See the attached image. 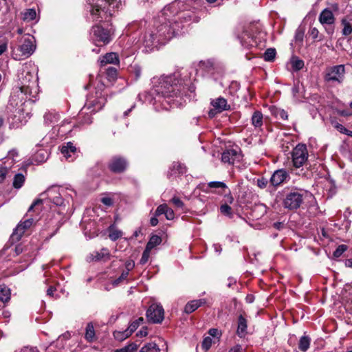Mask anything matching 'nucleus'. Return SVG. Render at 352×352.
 I'll return each instance as SVG.
<instances>
[{
  "mask_svg": "<svg viewBox=\"0 0 352 352\" xmlns=\"http://www.w3.org/2000/svg\"><path fill=\"white\" fill-rule=\"evenodd\" d=\"M191 19L192 12L186 10L185 3L175 0L162 9L154 19L152 26L140 35L138 41L147 50H152L179 34L183 28V23L188 22Z\"/></svg>",
  "mask_w": 352,
  "mask_h": 352,
  "instance_id": "1",
  "label": "nucleus"
},
{
  "mask_svg": "<svg viewBox=\"0 0 352 352\" xmlns=\"http://www.w3.org/2000/svg\"><path fill=\"white\" fill-rule=\"evenodd\" d=\"M125 0H87V10L92 21H107L122 7Z\"/></svg>",
  "mask_w": 352,
  "mask_h": 352,
  "instance_id": "2",
  "label": "nucleus"
},
{
  "mask_svg": "<svg viewBox=\"0 0 352 352\" xmlns=\"http://www.w3.org/2000/svg\"><path fill=\"white\" fill-rule=\"evenodd\" d=\"M41 199H36L30 206L23 219L18 223L10 236V241L14 243L21 240L25 232L34 225L39 219L38 213Z\"/></svg>",
  "mask_w": 352,
  "mask_h": 352,
  "instance_id": "3",
  "label": "nucleus"
},
{
  "mask_svg": "<svg viewBox=\"0 0 352 352\" xmlns=\"http://www.w3.org/2000/svg\"><path fill=\"white\" fill-rule=\"evenodd\" d=\"M182 85L179 83L174 75L162 76L155 91L159 98L162 97L168 104H174L175 100L181 94Z\"/></svg>",
  "mask_w": 352,
  "mask_h": 352,
  "instance_id": "4",
  "label": "nucleus"
},
{
  "mask_svg": "<svg viewBox=\"0 0 352 352\" xmlns=\"http://www.w3.org/2000/svg\"><path fill=\"white\" fill-rule=\"evenodd\" d=\"M20 44L12 50V56L14 60H20L30 57L36 50L34 38L25 35L21 38Z\"/></svg>",
  "mask_w": 352,
  "mask_h": 352,
  "instance_id": "5",
  "label": "nucleus"
},
{
  "mask_svg": "<svg viewBox=\"0 0 352 352\" xmlns=\"http://www.w3.org/2000/svg\"><path fill=\"white\" fill-rule=\"evenodd\" d=\"M308 192L298 188H292L285 192L283 206L288 210H296L300 207Z\"/></svg>",
  "mask_w": 352,
  "mask_h": 352,
  "instance_id": "6",
  "label": "nucleus"
},
{
  "mask_svg": "<svg viewBox=\"0 0 352 352\" xmlns=\"http://www.w3.org/2000/svg\"><path fill=\"white\" fill-rule=\"evenodd\" d=\"M113 32L101 25H94L91 29L90 40L97 46L106 45L112 40Z\"/></svg>",
  "mask_w": 352,
  "mask_h": 352,
  "instance_id": "7",
  "label": "nucleus"
},
{
  "mask_svg": "<svg viewBox=\"0 0 352 352\" xmlns=\"http://www.w3.org/2000/svg\"><path fill=\"white\" fill-rule=\"evenodd\" d=\"M253 28L252 25L242 27L238 30L236 33L237 38L239 40L241 45L248 50L257 45L256 41L252 34Z\"/></svg>",
  "mask_w": 352,
  "mask_h": 352,
  "instance_id": "8",
  "label": "nucleus"
},
{
  "mask_svg": "<svg viewBox=\"0 0 352 352\" xmlns=\"http://www.w3.org/2000/svg\"><path fill=\"white\" fill-rule=\"evenodd\" d=\"M293 164L296 168L301 167L308 158V152L305 144H298L292 153Z\"/></svg>",
  "mask_w": 352,
  "mask_h": 352,
  "instance_id": "9",
  "label": "nucleus"
},
{
  "mask_svg": "<svg viewBox=\"0 0 352 352\" xmlns=\"http://www.w3.org/2000/svg\"><path fill=\"white\" fill-rule=\"evenodd\" d=\"M345 69L343 65L333 66L328 69L324 76L327 82H337L341 83L344 77Z\"/></svg>",
  "mask_w": 352,
  "mask_h": 352,
  "instance_id": "10",
  "label": "nucleus"
},
{
  "mask_svg": "<svg viewBox=\"0 0 352 352\" xmlns=\"http://www.w3.org/2000/svg\"><path fill=\"white\" fill-rule=\"evenodd\" d=\"M146 317L152 323H161L164 318V310L161 305L152 304L146 311Z\"/></svg>",
  "mask_w": 352,
  "mask_h": 352,
  "instance_id": "11",
  "label": "nucleus"
},
{
  "mask_svg": "<svg viewBox=\"0 0 352 352\" xmlns=\"http://www.w3.org/2000/svg\"><path fill=\"white\" fill-rule=\"evenodd\" d=\"M210 104L212 106V109L209 111L208 116L211 118L218 113L230 109V104H228L226 99L223 97H219L211 100Z\"/></svg>",
  "mask_w": 352,
  "mask_h": 352,
  "instance_id": "12",
  "label": "nucleus"
},
{
  "mask_svg": "<svg viewBox=\"0 0 352 352\" xmlns=\"http://www.w3.org/2000/svg\"><path fill=\"white\" fill-rule=\"evenodd\" d=\"M128 166L126 160L121 156H113L108 164L109 169L114 173H122L126 170Z\"/></svg>",
  "mask_w": 352,
  "mask_h": 352,
  "instance_id": "13",
  "label": "nucleus"
},
{
  "mask_svg": "<svg viewBox=\"0 0 352 352\" xmlns=\"http://www.w3.org/2000/svg\"><path fill=\"white\" fill-rule=\"evenodd\" d=\"M40 196L43 197L42 200L46 197L56 206H61L64 202L59 188L56 186L49 188L45 192L41 193Z\"/></svg>",
  "mask_w": 352,
  "mask_h": 352,
  "instance_id": "14",
  "label": "nucleus"
},
{
  "mask_svg": "<svg viewBox=\"0 0 352 352\" xmlns=\"http://www.w3.org/2000/svg\"><path fill=\"white\" fill-rule=\"evenodd\" d=\"M105 102L106 99L102 96H97L96 98L89 97L82 111L87 108V109H90L91 112H96L102 108L105 104ZM80 114L82 115L83 111H82Z\"/></svg>",
  "mask_w": 352,
  "mask_h": 352,
  "instance_id": "15",
  "label": "nucleus"
},
{
  "mask_svg": "<svg viewBox=\"0 0 352 352\" xmlns=\"http://www.w3.org/2000/svg\"><path fill=\"white\" fill-rule=\"evenodd\" d=\"M241 153L235 149H228L221 155V160L223 163L234 164L236 162L241 160Z\"/></svg>",
  "mask_w": 352,
  "mask_h": 352,
  "instance_id": "16",
  "label": "nucleus"
},
{
  "mask_svg": "<svg viewBox=\"0 0 352 352\" xmlns=\"http://www.w3.org/2000/svg\"><path fill=\"white\" fill-rule=\"evenodd\" d=\"M287 177L289 175L285 170L278 169L274 172L270 182L272 186L276 187L283 184Z\"/></svg>",
  "mask_w": 352,
  "mask_h": 352,
  "instance_id": "17",
  "label": "nucleus"
},
{
  "mask_svg": "<svg viewBox=\"0 0 352 352\" xmlns=\"http://www.w3.org/2000/svg\"><path fill=\"white\" fill-rule=\"evenodd\" d=\"M60 151L64 157L68 161L72 162L75 158L76 148L73 143L69 142L65 145H63Z\"/></svg>",
  "mask_w": 352,
  "mask_h": 352,
  "instance_id": "18",
  "label": "nucleus"
},
{
  "mask_svg": "<svg viewBox=\"0 0 352 352\" xmlns=\"http://www.w3.org/2000/svg\"><path fill=\"white\" fill-rule=\"evenodd\" d=\"M319 21L321 24L332 25L335 22V17L331 10L324 9L319 15Z\"/></svg>",
  "mask_w": 352,
  "mask_h": 352,
  "instance_id": "19",
  "label": "nucleus"
},
{
  "mask_svg": "<svg viewBox=\"0 0 352 352\" xmlns=\"http://www.w3.org/2000/svg\"><path fill=\"white\" fill-rule=\"evenodd\" d=\"M110 258V253L108 249L102 248L100 252H94L89 257L90 261H106Z\"/></svg>",
  "mask_w": 352,
  "mask_h": 352,
  "instance_id": "20",
  "label": "nucleus"
},
{
  "mask_svg": "<svg viewBox=\"0 0 352 352\" xmlns=\"http://www.w3.org/2000/svg\"><path fill=\"white\" fill-rule=\"evenodd\" d=\"M247 329H248V321L246 318L243 317L242 314H241L238 317V324H237V329L236 334L240 338H244L247 335Z\"/></svg>",
  "mask_w": 352,
  "mask_h": 352,
  "instance_id": "21",
  "label": "nucleus"
},
{
  "mask_svg": "<svg viewBox=\"0 0 352 352\" xmlns=\"http://www.w3.org/2000/svg\"><path fill=\"white\" fill-rule=\"evenodd\" d=\"M60 115L55 111H48L43 116L44 124L47 126H53L60 120Z\"/></svg>",
  "mask_w": 352,
  "mask_h": 352,
  "instance_id": "22",
  "label": "nucleus"
},
{
  "mask_svg": "<svg viewBox=\"0 0 352 352\" xmlns=\"http://www.w3.org/2000/svg\"><path fill=\"white\" fill-rule=\"evenodd\" d=\"M206 303V300L204 298L191 300L186 305L184 311L186 314H191Z\"/></svg>",
  "mask_w": 352,
  "mask_h": 352,
  "instance_id": "23",
  "label": "nucleus"
},
{
  "mask_svg": "<svg viewBox=\"0 0 352 352\" xmlns=\"http://www.w3.org/2000/svg\"><path fill=\"white\" fill-rule=\"evenodd\" d=\"M106 64H119L118 55L114 52L107 53L101 60V65H104Z\"/></svg>",
  "mask_w": 352,
  "mask_h": 352,
  "instance_id": "24",
  "label": "nucleus"
},
{
  "mask_svg": "<svg viewBox=\"0 0 352 352\" xmlns=\"http://www.w3.org/2000/svg\"><path fill=\"white\" fill-rule=\"evenodd\" d=\"M251 121L255 128H261L263 123V113L259 111H255L252 116Z\"/></svg>",
  "mask_w": 352,
  "mask_h": 352,
  "instance_id": "25",
  "label": "nucleus"
},
{
  "mask_svg": "<svg viewBox=\"0 0 352 352\" xmlns=\"http://www.w3.org/2000/svg\"><path fill=\"white\" fill-rule=\"evenodd\" d=\"M95 330L91 322H89L86 327L85 338L88 342H93L95 340Z\"/></svg>",
  "mask_w": 352,
  "mask_h": 352,
  "instance_id": "26",
  "label": "nucleus"
},
{
  "mask_svg": "<svg viewBox=\"0 0 352 352\" xmlns=\"http://www.w3.org/2000/svg\"><path fill=\"white\" fill-rule=\"evenodd\" d=\"M158 345L154 342L146 343L140 349L139 352H160Z\"/></svg>",
  "mask_w": 352,
  "mask_h": 352,
  "instance_id": "27",
  "label": "nucleus"
},
{
  "mask_svg": "<svg viewBox=\"0 0 352 352\" xmlns=\"http://www.w3.org/2000/svg\"><path fill=\"white\" fill-rule=\"evenodd\" d=\"M131 333L128 329H125L123 331H115L113 332V337L114 338L120 342H122L129 338L131 336Z\"/></svg>",
  "mask_w": 352,
  "mask_h": 352,
  "instance_id": "28",
  "label": "nucleus"
},
{
  "mask_svg": "<svg viewBox=\"0 0 352 352\" xmlns=\"http://www.w3.org/2000/svg\"><path fill=\"white\" fill-rule=\"evenodd\" d=\"M162 243V239L157 235H153L146 244V248L151 250Z\"/></svg>",
  "mask_w": 352,
  "mask_h": 352,
  "instance_id": "29",
  "label": "nucleus"
},
{
  "mask_svg": "<svg viewBox=\"0 0 352 352\" xmlns=\"http://www.w3.org/2000/svg\"><path fill=\"white\" fill-rule=\"evenodd\" d=\"M310 338L307 336H303L299 340L298 348L302 351H306L310 345Z\"/></svg>",
  "mask_w": 352,
  "mask_h": 352,
  "instance_id": "30",
  "label": "nucleus"
},
{
  "mask_svg": "<svg viewBox=\"0 0 352 352\" xmlns=\"http://www.w3.org/2000/svg\"><path fill=\"white\" fill-rule=\"evenodd\" d=\"M36 12L34 9H28L23 13L24 21H31L36 18Z\"/></svg>",
  "mask_w": 352,
  "mask_h": 352,
  "instance_id": "31",
  "label": "nucleus"
},
{
  "mask_svg": "<svg viewBox=\"0 0 352 352\" xmlns=\"http://www.w3.org/2000/svg\"><path fill=\"white\" fill-rule=\"evenodd\" d=\"M25 177L21 173L16 174L13 180V186L15 188H20L24 184Z\"/></svg>",
  "mask_w": 352,
  "mask_h": 352,
  "instance_id": "32",
  "label": "nucleus"
},
{
  "mask_svg": "<svg viewBox=\"0 0 352 352\" xmlns=\"http://www.w3.org/2000/svg\"><path fill=\"white\" fill-rule=\"evenodd\" d=\"M10 299V289L7 287L0 286V301L2 302H8Z\"/></svg>",
  "mask_w": 352,
  "mask_h": 352,
  "instance_id": "33",
  "label": "nucleus"
},
{
  "mask_svg": "<svg viewBox=\"0 0 352 352\" xmlns=\"http://www.w3.org/2000/svg\"><path fill=\"white\" fill-rule=\"evenodd\" d=\"M276 54L274 48H268L263 54V58L265 61L272 62L274 60Z\"/></svg>",
  "mask_w": 352,
  "mask_h": 352,
  "instance_id": "34",
  "label": "nucleus"
},
{
  "mask_svg": "<svg viewBox=\"0 0 352 352\" xmlns=\"http://www.w3.org/2000/svg\"><path fill=\"white\" fill-rule=\"evenodd\" d=\"M144 322V318L142 317H140L129 324V327H128V331L132 334L137 329L138 327Z\"/></svg>",
  "mask_w": 352,
  "mask_h": 352,
  "instance_id": "35",
  "label": "nucleus"
},
{
  "mask_svg": "<svg viewBox=\"0 0 352 352\" xmlns=\"http://www.w3.org/2000/svg\"><path fill=\"white\" fill-rule=\"evenodd\" d=\"M63 211L58 210L56 212V214H54V218L56 220H57L56 232H57V230L60 228L62 224L65 222L64 217L63 216Z\"/></svg>",
  "mask_w": 352,
  "mask_h": 352,
  "instance_id": "36",
  "label": "nucleus"
},
{
  "mask_svg": "<svg viewBox=\"0 0 352 352\" xmlns=\"http://www.w3.org/2000/svg\"><path fill=\"white\" fill-rule=\"evenodd\" d=\"M342 24L344 28L342 29V33L344 36H349L352 33V26L349 22H348L345 19L342 20Z\"/></svg>",
  "mask_w": 352,
  "mask_h": 352,
  "instance_id": "37",
  "label": "nucleus"
},
{
  "mask_svg": "<svg viewBox=\"0 0 352 352\" xmlns=\"http://www.w3.org/2000/svg\"><path fill=\"white\" fill-rule=\"evenodd\" d=\"M122 231L116 230V229H113V228H110L109 233V237L112 241H116L117 239L120 238L122 236Z\"/></svg>",
  "mask_w": 352,
  "mask_h": 352,
  "instance_id": "38",
  "label": "nucleus"
},
{
  "mask_svg": "<svg viewBox=\"0 0 352 352\" xmlns=\"http://www.w3.org/2000/svg\"><path fill=\"white\" fill-rule=\"evenodd\" d=\"M137 349V345L135 343H131L122 349H116L115 352H135Z\"/></svg>",
  "mask_w": 352,
  "mask_h": 352,
  "instance_id": "39",
  "label": "nucleus"
},
{
  "mask_svg": "<svg viewBox=\"0 0 352 352\" xmlns=\"http://www.w3.org/2000/svg\"><path fill=\"white\" fill-rule=\"evenodd\" d=\"M292 65L294 69L298 71L304 67V61L297 58H294L292 60Z\"/></svg>",
  "mask_w": 352,
  "mask_h": 352,
  "instance_id": "40",
  "label": "nucleus"
},
{
  "mask_svg": "<svg viewBox=\"0 0 352 352\" xmlns=\"http://www.w3.org/2000/svg\"><path fill=\"white\" fill-rule=\"evenodd\" d=\"M208 187H209L210 188H222V189L227 188V186L224 182H218V181H214V182H209L208 184Z\"/></svg>",
  "mask_w": 352,
  "mask_h": 352,
  "instance_id": "41",
  "label": "nucleus"
},
{
  "mask_svg": "<svg viewBox=\"0 0 352 352\" xmlns=\"http://www.w3.org/2000/svg\"><path fill=\"white\" fill-rule=\"evenodd\" d=\"M347 245H340L333 252V257L339 258L347 250Z\"/></svg>",
  "mask_w": 352,
  "mask_h": 352,
  "instance_id": "42",
  "label": "nucleus"
},
{
  "mask_svg": "<svg viewBox=\"0 0 352 352\" xmlns=\"http://www.w3.org/2000/svg\"><path fill=\"white\" fill-rule=\"evenodd\" d=\"M173 170H177L178 173L183 174L186 172V166L180 162H173Z\"/></svg>",
  "mask_w": 352,
  "mask_h": 352,
  "instance_id": "43",
  "label": "nucleus"
},
{
  "mask_svg": "<svg viewBox=\"0 0 352 352\" xmlns=\"http://www.w3.org/2000/svg\"><path fill=\"white\" fill-rule=\"evenodd\" d=\"M131 73L134 76L135 80H138L142 74V69L141 67L138 65H134L133 66H131Z\"/></svg>",
  "mask_w": 352,
  "mask_h": 352,
  "instance_id": "44",
  "label": "nucleus"
},
{
  "mask_svg": "<svg viewBox=\"0 0 352 352\" xmlns=\"http://www.w3.org/2000/svg\"><path fill=\"white\" fill-rule=\"evenodd\" d=\"M275 116L277 118L283 120H287L288 118L287 112L284 109H276L275 111Z\"/></svg>",
  "mask_w": 352,
  "mask_h": 352,
  "instance_id": "45",
  "label": "nucleus"
},
{
  "mask_svg": "<svg viewBox=\"0 0 352 352\" xmlns=\"http://www.w3.org/2000/svg\"><path fill=\"white\" fill-rule=\"evenodd\" d=\"M151 251L149 249L145 248L140 261V264L144 265L148 261Z\"/></svg>",
  "mask_w": 352,
  "mask_h": 352,
  "instance_id": "46",
  "label": "nucleus"
},
{
  "mask_svg": "<svg viewBox=\"0 0 352 352\" xmlns=\"http://www.w3.org/2000/svg\"><path fill=\"white\" fill-rule=\"evenodd\" d=\"M212 340L210 337L205 338L201 344L202 348L205 351H208L210 348V346L212 345Z\"/></svg>",
  "mask_w": 352,
  "mask_h": 352,
  "instance_id": "47",
  "label": "nucleus"
},
{
  "mask_svg": "<svg viewBox=\"0 0 352 352\" xmlns=\"http://www.w3.org/2000/svg\"><path fill=\"white\" fill-rule=\"evenodd\" d=\"M221 212L227 216H231L232 208L227 204H223L220 208Z\"/></svg>",
  "mask_w": 352,
  "mask_h": 352,
  "instance_id": "48",
  "label": "nucleus"
},
{
  "mask_svg": "<svg viewBox=\"0 0 352 352\" xmlns=\"http://www.w3.org/2000/svg\"><path fill=\"white\" fill-rule=\"evenodd\" d=\"M8 172H9V170L7 167H5V166L0 167V184L3 182Z\"/></svg>",
  "mask_w": 352,
  "mask_h": 352,
  "instance_id": "49",
  "label": "nucleus"
},
{
  "mask_svg": "<svg viewBox=\"0 0 352 352\" xmlns=\"http://www.w3.org/2000/svg\"><path fill=\"white\" fill-rule=\"evenodd\" d=\"M268 184V180L265 177H261L257 179L256 180V184L258 187H259L261 189H263L267 187Z\"/></svg>",
  "mask_w": 352,
  "mask_h": 352,
  "instance_id": "50",
  "label": "nucleus"
},
{
  "mask_svg": "<svg viewBox=\"0 0 352 352\" xmlns=\"http://www.w3.org/2000/svg\"><path fill=\"white\" fill-rule=\"evenodd\" d=\"M129 273V272L126 270L123 271L119 278L113 281V285H118L121 281L125 280L127 278Z\"/></svg>",
  "mask_w": 352,
  "mask_h": 352,
  "instance_id": "51",
  "label": "nucleus"
},
{
  "mask_svg": "<svg viewBox=\"0 0 352 352\" xmlns=\"http://www.w3.org/2000/svg\"><path fill=\"white\" fill-rule=\"evenodd\" d=\"M165 217L168 220H172L175 217V213L173 209L169 208L168 205H166V209L165 210Z\"/></svg>",
  "mask_w": 352,
  "mask_h": 352,
  "instance_id": "52",
  "label": "nucleus"
},
{
  "mask_svg": "<svg viewBox=\"0 0 352 352\" xmlns=\"http://www.w3.org/2000/svg\"><path fill=\"white\" fill-rule=\"evenodd\" d=\"M107 75L111 79H114L117 76V69L115 67H109L107 69Z\"/></svg>",
  "mask_w": 352,
  "mask_h": 352,
  "instance_id": "53",
  "label": "nucleus"
},
{
  "mask_svg": "<svg viewBox=\"0 0 352 352\" xmlns=\"http://www.w3.org/2000/svg\"><path fill=\"white\" fill-rule=\"evenodd\" d=\"M170 201L179 208H183L184 206V202L177 197H173Z\"/></svg>",
  "mask_w": 352,
  "mask_h": 352,
  "instance_id": "54",
  "label": "nucleus"
},
{
  "mask_svg": "<svg viewBox=\"0 0 352 352\" xmlns=\"http://www.w3.org/2000/svg\"><path fill=\"white\" fill-rule=\"evenodd\" d=\"M166 205L167 204H166L160 205L155 210V216H160L161 214H165Z\"/></svg>",
  "mask_w": 352,
  "mask_h": 352,
  "instance_id": "55",
  "label": "nucleus"
},
{
  "mask_svg": "<svg viewBox=\"0 0 352 352\" xmlns=\"http://www.w3.org/2000/svg\"><path fill=\"white\" fill-rule=\"evenodd\" d=\"M32 78L33 75L30 72H26V76H25V78H23L21 80V83L23 85V87H28L29 84H28V82H30Z\"/></svg>",
  "mask_w": 352,
  "mask_h": 352,
  "instance_id": "56",
  "label": "nucleus"
},
{
  "mask_svg": "<svg viewBox=\"0 0 352 352\" xmlns=\"http://www.w3.org/2000/svg\"><path fill=\"white\" fill-rule=\"evenodd\" d=\"M309 34L314 40L319 37V31L316 28H311L309 30Z\"/></svg>",
  "mask_w": 352,
  "mask_h": 352,
  "instance_id": "57",
  "label": "nucleus"
},
{
  "mask_svg": "<svg viewBox=\"0 0 352 352\" xmlns=\"http://www.w3.org/2000/svg\"><path fill=\"white\" fill-rule=\"evenodd\" d=\"M335 127L337 129L338 131H340L341 133L345 134L349 132V130L346 129L342 124L337 123L335 126Z\"/></svg>",
  "mask_w": 352,
  "mask_h": 352,
  "instance_id": "58",
  "label": "nucleus"
},
{
  "mask_svg": "<svg viewBox=\"0 0 352 352\" xmlns=\"http://www.w3.org/2000/svg\"><path fill=\"white\" fill-rule=\"evenodd\" d=\"M92 122V118L90 115L87 114L83 116V118L81 120V123L83 124H89Z\"/></svg>",
  "mask_w": 352,
  "mask_h": 352,
  "instance_id": "59",
  "label": "nucleus"
},
{
  "mask_svg": "<svg viewBox=\"0 0 352 352\" xmlns=\"http://www.w3.org/2000/svg\"><path fill=\"white\" fill-rule=\"evenodd\" d=\"M148 335V329L146 327H142L137 333L138 336L145 337Z\"/></svg>",
  "mask_w": 352,
  "mask_h": 352,
  "instance_id": "60",
  "label": "nucleus"
},
{
  "mask_svg": "<svg viewBox=\"0 0 352 352\" xmlns=\"http://www.w3.org/2000/svg\"><path fill=\"white\" fill-rule=\"evenodd\" d=\"M135 263L133 261H128L125 263L126 270L129 272L134 267Z\"/></svg>",
  "mask_w": 352,
  "mask_h": 352,
  "instance_id": "61",
  "label": "nucleus"
},
{
  "mask_svg": "<svg viewBox=\"0 0 352 352\" xmlns=\"http://www.w3.org/2000/svg\"><path fill=\"white\" fill-rule=\"evenodd\" d=\"M8 48L7 42H0V56L2 55Z\"/></svg>",
  "mask_w": 352,
  "mask_h": 352,
  "instance_id": "62",
  "label": "nucleus"
},
{
  "mask_svg": "<svg viewBox=\"0 0 352 352\" xmlns=\"http://www.w3.org/2000/svg\"><path fill=\"white\" fill-rule=\"evenodd\" d=\"M101 201L102 204L107 206H110L113 204V201L109 197H103L102 198Z\"/></svg>",
  "mask_w": 352,
  "mask_h": 352,
  "instance_id": "63",
  "label": "nucleus"
},
{
  "mask_svg": "<svg viewBox=\"0 0 352 352\" xmlns=\"http://www.w3.org/2000/svg\"><path fill=\"white\" fill-rule=\"evenodd\" d=\"M295 38L297 41L302 43L303 41V33L300 31H297L296 32Z\"/></svg>",
  "mask_w": 352,
  "mask_h": 352,
  "instance_id": "64",
  "label": "nucleus"
}]
</instances>
